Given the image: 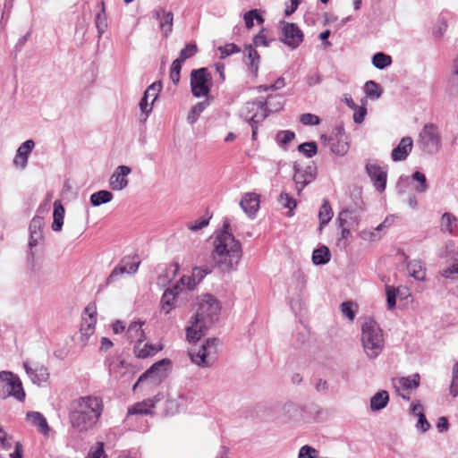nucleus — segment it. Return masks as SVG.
Listing matches in <instances>:
<instances>
[{"mask_svg":"<svg viewBox=\"0 0 458 458\" xmlns=\"http://www.w3.org/2000/svg\"><path fill=\"white\" fill-rule=\"evenodd\" d=\"M104 411L103 400L96 395L73 399L69 404V423L73 432L84 434L98 423Z\"/></svg>","mask_w":458,"mask_h":458,"instance_id":"f257e3e1","label":"nucleus"},{"mask_svg":"<svg viewBox=\"0 0 458 458\" xmlns=\"http://www.w3.org/2000/svg\"><path fill=\"white\" fill-rule=\"evenodd\" d=\"M221 305L212 294L199 296L195 301V313L186 327V338L189 342L199 341L219 317Z\"/></svg>","mask_w":458,"mask_h":458,"instance_id":"f03ea898","label":"nucleus"},{"mask_svg":"<svg viewBox=\"0 0 458 458\" xmlns=\"http://www.w3.org/2000/svg\"><path fill=\"white\" fill-rule=\"evenodd\" d=\"M213 246L212 259L222 270L237 267L242 256V244L231 233L228 219L224 221L223 230L216 236Z\"/></svg>","mask_w":458,"mask_h":458,"instance_id":"7ed1b4c3","label":"nucleus"},{"mask_svg":"<svg viewBox=\"0 0 458 458\" xmlns=\"http://www.w3.org/2000/svg\"><path fill=\"white\" fill-rule=\"evenodd\" d=\"M360 341L363 352L369 360H375L380 355L385 347V339L377 322L370 318L363 322Z\"/></svg>","mask_w":458,"mask_h":458,"instance_id":"20e7f679","label":"nucleus"},{"mask_svg":"<svg viewBox=\"0 0 458 458\" xmlns=\"http://www.w3.org/2000/svg\"><path fill=\"white\" fill-rule=\"evenodd\" d=\"M219 340L208 338L201 344L192 346L188 351L191 361L199 369L212 367L217 360Z\"/></svg>","mask_w":458,"mask_h":458,"instance_id":"39448f33","label":"nucleus"},{"mask_svg":"<svg viewBox=\"0 0 458 458\" xmlns=\"http://www.w3.org/2000/svg\"><path fill=\"white\" fill-rule=\"evenodd\" d=\"M0 393L4 396H13L19 401L25 399V392L20 378L12 372H0Z\"/></svg>","mask_w":458,"mask_h":458,"instance_id":"423d86ee","label":"nucleus"},{"mask_svg":"<svg viewBox=\"0 0 458 458\" xmlns=\"http://www.w3.org/2000/svg\"><path fill=\"white\" fill-rule=\"evenodd\" d=\"M418 143L428 152L438 151L441 148L438 126L431 123H426L419 133Z\"/></svg>","mask_w":458,"mask_h":458,"instance_id":"0eeeda50","label":"nucleus"},{"mask_svg":"<svg viewBox=\"0 0 458 458\" xmlns=\"http://www.w3.org/2000/svg\"><path fill=\"white\" fill-rule=\"evenodd\" d=\"M321 140L325 142H327L332 153L338 157H344L349 151L350 143L343 125L335 126L331 137L328 138L325 135H322Z\"/></svg>","mask_w":458,"mask_h":458,"instance_id":"6e6552de","label":"nucleus"},{"mask_svg":"<svg viewBox=\"0 0 458 458\" xmlns=\"http://www.w3.org/2000/svg\"><path fill=\"white\" fill-rule=\"evenodd\" d=\"M109 375L114 379H128L135 373V368L121 356H111L106 360Z\"/></svg>","mask_w":458,"mask_h":458,"instance_id":"1a4fd4ad","label":"nucleus"},{"mask_svg":"<svg viewBox=\"0 0 458 458\" xmlns=\"http://www.w3.org/2000/svg\"><path fill=\"white\" fill-rule=\"evenodd\" d=\"M97 323V310L95 306H87L82 316V322L80 329V342L81 345H86L89 337L95 332Z\"/></svg>","mask_w":458,"mask_h":458,"instance_id":"9d476101","label":"nucleus"},{"mask_svg":"<svg viewBox=\"0 0 458 458\" xmlns=\"http://www.w3.org/2000/svg\"><path fill=\"white\" fill-rule=\"evenodd\" d=\"M280 29L282 42L292 49L296 48L302 42L303 33L296 24L281 21Z\"/></svg>","mask_w":458,"mask_h":458,"instance_id":"9b49d317","label":"nucleus"},{"mask_svg":"<svg viewBox=\"0 0 458 458\" xmlns=\"http://www.w3.org/2000/svg\"><path fill=\"white\" fill-rule=\"evenodd\" d=\"M209 74L205 68L193 70L191 73V87L194 97H206L209 93Z\"/></svg>","mask_w":458,"mask_h":458,"instance_id":"f8f14e48","label":"nucleus"},{"mask_svg":"<svg viewBox=\"0 0 458 458\" xmlns=\"http://www.w3.org/2000/svg\"><path fill=\"white\" fill-rule=\"evenodd\" d=\"M169 360H162L153 364L148 370H146L138 379L136 384L133 386L135 389L139 384L143 381H149L152 385H158L165 377V366L169 365Z\"/></svg>","mask_w":458,"mask_h":458,"instance_id":"ddd939ff","label":"nucleus"},{"mask_svg":"<svg viewBox=\"0 0 458 458\" xmlns=\"http://www.w3.org/2000/svg\"><path fill=\"white\" fill-rule=\"evenodd\" d=\"M420 375L415 373L409 377H400L393 378L392 384L396 393L405 400L410 399V394L420 386Z\"/></svg>","mask_w":458,"mask_h":458,"instance_id":"4468645a","label":"nucleus"},{"mask_svg":"<svg viewBox=\"0 0 458 458\" xmlns=\"http://www.w3.org/2000/svg\"><path fill=\"white\" fill-rule=\"evenodd\" d=\"M241 116L250 123H259L267 116L265 103L262 101L246 103L241 110Z\"/></svg>","mask_w":458,"mask_h":458,"instance_id":"2eb2a0df","label":"nucleus"},{"mask_svg":"<svg viewBox=\"0 0 458 458\" xmlns=\"http://www.w3.org/2000/svg\"><path fill=\"white\" fill-rule=\"evenodd\" d=\"M366 171L376 190L382 193L386 187L387 171L381 167L377 162H368Z\"/></svg>","mask_w":458,"mask_h":458,"instance_id":"dca6fc26","label":"nucleus"},{"mask_svg":"<svg viewBox=\"0 0 458 458\" xmlns=\"http://www.w3.org/2000/svg\"><path fill=\"white\" fill-rule=\"evenodd\" d=\"M413 183V191L417 193H424L428 190V183L426 175L419 171L414 172L411 177H400L397 182V189L400 194L404 192L402 185L408 182Z\"/></svg>","mask_w":458,"mask_h":458,"instance_id":"f3484780","label":"nucleus"},{"mask_svg":"<svg viewBox=\"0 0 458 458\" xmlns=\"http://www.w3.org/2000/svg\"><path fill=\"white\" fill-rule=\"evenodd\" d=\"M293 168V181L296 184V190L300 193L309 183L315 180V168L311 165L301 168L297 163L294 164Z\"/></svg>","mask_w":458,"mask_h":458,"instance_id":"a211bd4d","label":"nucleus"},{"mask_svg":"<svg viewBox=\"0 0 458 458\" xmlns=\"http://www.w3.org/2000/svg\"><path fill=\"white\" fill-rule=\"evenodd\" d=\"M152 17L158 21V27L163 36L168 38L173 31L174 13L163 7H159L153 11Z\"/></svg>","mask_w":458,"mask_h":458,"instance_id":"6ab92c4d","label":"nucleus"},{"mask_svg":"<svg viewBox=\"0 0 458 458\" xmlns=\"http://www.w3.org/2000/svg\"><path fill=\"white\" fill-rule=\"evenodd\" d=\"M24 369L31 382L37 386L47 382L49 378L48 369L46 366L39 363L24 362Z\"/></svg>","mask_w":458,"mask_h":458,"instance_id":"aec40b11","label":"nucleus"},{"mask_svg":"<svg viewBox=\"0 0 458 458\" xmlns=\"http://www.w3.org/2000/svg\"><path fill=\"white\" fill-rule=\"evenodd\" d=\"M131 173V169L127 165H119L115 168L109 178V187L113 191H123L128 186V175Z\"/></svg>","mask_w":458,"mask_h":458,"instance_id":"412c9836","label":"nucleus"},{"mask_svg":"<svg viewBox=\"0 0 458 458\" xmlns=\"http://www.w3.org/2000/svg\"><path fill=\"white\" fill-rule=\"evenodd\" d=\"M409 413L417 417L418 420L415 424V428L419 433L424 434L429 430L431 426L426 419L424 407L420 401H415L411 403Z\"/></svg>","mask_w":458,"mask_h":458,"instance_id":"4be33fe9","label":"nucleus"},{"mask_svg":"<svg viewBox=\"0 0 458 458\" xmlns=\"http://www.w3.org/2000/svg\"><path fill=\"white\" fill-rule=\"evenodd\" d=\"M140 261H129L123 262L115 267L107 278V283H113L116 281L123 275H133L138 271Z\"/></svg>","mask_w":458,"mask_h":458,"instance_id":"5701e85b","label":"nucleus"},{"mask_svg":"<svg viewBox=\"0 0 458 458\" xmlns=\"http://www.w3.org/2000/svg\"><path fill=\"white\" fill-rule=\"evenodd\" d=\"M413 148V140L411 137H403L397 147L391 153V158L394 162L403 161L407 158Z\"/></svg>","mask_w":458,"mask_h":458,"instance_id":"b1692460","label":"nucleus"},{"mask_svg":"<svg viewBox=\"0 0 458 458\" xmlns=\"http://www.w3.org/2000/svg\"><path fill=\"white\" fill-rule=\"evenodd\" d=\"M259 196L253 192L245 193L241 201L240 206L246 215L250 217H253L259 208Z\"/></svg>","mask_w":458,"mask_h":458,"instance_id":"393cba45","label":"nucleus"},{"mask_svg":"<svg viewBox=\"0 0 458 458\" xmlns=\"http://www.w3.org/2000/svg\"><path fill=\"white\" fill-rule=\"evenodd\" d=\"M35 147L33 140H28L23 142L17 149L13 164L21 168H25L28 163V158Z\"/></svg>","mask_w":458,"mask_h":458,"instance_id":"a878e982","label":"nucleus"},{"mask_svg":"<svg viewBox=\"0 0 458 458\" xmlns=\"http://www.w3.org/2000/svg\"><path fill=\"white\" fill-rule=\"evenodd\" d=\"M179 292V284H174L173 288H168L164 292L160 301L161 312L167 315L173 310Z\"/></svg>","mask_w":458,"mask_h":458,"instance_id":"bb28decb","label":"nucleus"},{"mask_svg":"<svg viewBox=\"0 0 458 458\" xmlns=\"http://www.w3.org/2000/svg\"><path fill=\"white\" fill-rule=\"evenodd\" d=\"M440 231L444 233L455 235L458 231V218L451 212H445L439 221Z\"/></svg>","mask_w":458,"mask_h":458,"instance_id":"cd10ccee","label":"nucleus"},{"mask_svg":"<svg viewBox=\"0 0 458 458\" xmlns=\"http://www.w3.org/2000/svg\"><path fill=\"white\" fill-rule=\"evenodd\" d=\"M43 225V218L39 216H35L30 224V246H36L38 242L42 239V232L41 228Z\"/></svg>","mask_w":458,"mask_h":458,"instance_id":"c85d7f7f","label":"nucleus"},{"mask_svg":"<svg viewBox=\"0 0 458 458\" xmlns=\"http://www.w3.org/2000/svg\"><path fill=\"white\" fill-rule=\"evenodd\" d=\"M157 395L154 399H147L142 402L137 403L128 409V414H150L157 401Z\"/></svg>","mask_w":458,"mask_h":458,"instance_id":"c756f323","label":"nucleus"},{"mask_svg":"<svg viewBox=\"0 0 458 458\" xmlns=\"http://www.w3.org/2000/svg\"><path fill=\"white\" fill-rule=\"evenodd\" d=\"M143 341L144 338L141 341H139V343H136L134 346L135 355L139 358H147L148 356H152L161 349V347L152 344H144Z\"/></svg>","mask_w":458,"mask_h":458,"instance_id":"7c9ffc66","label":"nucleus"},{"mask_svg":"<svg viewBox=\"0 0 458 458\" xmlns=\"http://www.w3.org/2000/svg\"><path fill=\"white\" fill-rule=\"evenodd\" d=\"M243 55L249 61L248 65L250 71L256 75L258 73L259 63L260 59L259 53L254 47L248 45L244 47Z\"/></svg>","mask_w":458,"mask_h":458,"instance_id":"2f4dec72","label":"nucleus"},{"mask_svg":"<svg viewBox=\"0 0 458 458\" xmlns=\"http://www.w3.org/2000/svg\"><path fill=\"white\" fill-rule=\"evenodd\" d=\"M27 420L36 426L44 435L49 432V426L46 418L38 411H30L27 413Z\"/></svg>","mask_w":458,"mask_h":458,"instance_id":"473e14b6","label":"nucleus"},{"mask_svg":"<svg viewBox=\"0 0 458 458\" xmlns=\"http://www.w3.org/2000/svg\"><path fill=\"white\" fill-rule=\"evenodd\" d=\"M407 270L411 276L419 281H423L426 276V267L420 260L413 259L407 264Z\"/></svg>","mask_w":458,"mask_h":458,"instance_id":"72a5a7b5","label":"nucleus"},{"mask_svg":"<svg viewBox=\"0 0 458 458\" xmlns=\"http://www.w3.org/2000/svg\"><path fill=\"white\" fill-rule=\"evenodd\" d=\"M64 208L62 205L60 200H55L54 202V213H53V224H52L53 231L58 232L62 229V226L64 225Z\"/></svg>","mask_w":458,"mask_h":458,"instance_id":"f704fd0d","label":"nucleus"},{"mask_svg":"<svg viewBox=\"0 0 458 458\" xmlns=\"http://www.w3.org/2000/svg\"><path fill=\"white\" fill-rule=\"evenodd\" d=\"M389 401V394L386 391L381 390L375 394L370 399V409L377 411L384 409Z\"/></svg>","mask_w":458,"mask_h":458,"instance_id":"c9c22d12","label":"nucleus"},{"mask_svg":"<svg viewBox=\"0 0 458 458\" xmlns=\"http://www.w3.org/2000/svg\"><path fill=\"white\" fill-rule=\"evenodd\" d=\"M126 335L131 341H141L144 338V332L142 330V323L135 321L130 324L126 330Z\"/></svg>","mask_w":458,"mask_h":458,"instance_id":"e433bc0d","label":"nucleus"},{"mask_svg":"<svg viewBox=\"0 0 458 458\" xmlns=\"http://www.w3.org/2000/svg\"><path fill=\"white\" fill-rule=\"evenodd\" d=\"M100 7H101V10L96 15V18H95V24H96V28H97V30L98 33V38L102 37V35L105 33V31L106 30L107 26H108L104 2L100 3Z\"/></svg>","mask_w":458,"mask_h":458,"instance_id":"4c0bfd02","label":"nucleus"},{"mask_svg":"<svg viewBox=\"0 0 458 458\" xmlns=\"http://www.w3.org/2000/svg\"><path fill=\"white\" fill-rule=\"evenodd\" d=\"M113 197L114 196H113L112 192L106 191V190H101V191H98L91 194L90 203L94 207H98L102 204L110 202L113 199Z\"/></svg>","mask_w":458,"mask_h":458,"instance_id":"58836bf2","label":"nucleus"},{"mask_svg":"<svg viewBox=\"0 0 458 458\" xmlns=\"http://www.w3.org/2000/svg\"><path fill=\"white\" fill-rule=\"evenodd\" d=\"M209 106V101L208 99L199 102L196 104L191 109L188 116L187 121L189 123H194L199 119V115L202 114V112Z\"/></svg>","mask_w":458,"mask_h":458,"instance_id":"ea45409f","label":"nucleus"},{"mask_svg":"<svg viewBox=\"0 0 458 458\" xmlns=\"http://www.w3.org/2000/svg\"><path fill=\"white\" fill-rule=\"evenodd\" d=\"M330 260V252L326 246L320 247L313 251L312 261L315 265H323Z\"/></svg>","mask_w":458,"mask_h":458,"instance_id":"a19ab883","label":"nucleus"},{"mask_svg":"<svg viewBox=\"0 0 458 458\" xmlns=\"http://www.w3.org/2000/svg\"><path fill=\"white\" fill-rule=\"evenodd\" d=\"M274 38L267 29H262L253 38L254 47H268Z\"/></svg>","mask_w":458,"mask_h":458,"instance_id":"79ce46f5","label":"nucleus"},{"mask_svg":"<svg viewBox=\"0 0 458 458\" xmlns=\"http://www.w3.org/2000/svg\"><path fill=\"white\" fill-rule=\"evenodd\" d=\"M337 221L339 224V227H351L354 224H357L356 217L353 216V213L349 210H343L339 213Z\"/></svg>","mask_w":458,"mask_h":458,"instance_id":"37998d69","label":"nucleus"},{"mask_svg":"<svg viewBox=\"0 0 458 458\" xmlns=\"http://www.w3.org/2000/svg\"><path fill=\"white\" fill-rule=\"evenodd\" d=\"M391 63V56L382 52L375 54L372 57V64L379 70H383L386 67L389 66Z\"/></svg>","mask_w":458,"mask_h":458,"instance_id":"c03bdc74","label":"nucleus"},{"mask_svg":"<svg viewBox=\"0 0 458 458\" xmlns=\"http://www.w3.org/2000/svg\"><path fill=\"white\" fill-rule=\"evenodd\" d=\"M333 216V211L331 208V206L327 200H325L320 207L319 212H318V218L320 222V227L327 225Z\"/></svg>","mask_w":458,"mask_h":458,"instance_id":"a18cd8bd","label":"nucleus"},{"mask_svg":"<svg viewBox=\"0 0 458 458\" xmlns=\"http://www.w3.org/2000/svg\"><path fill=\"white\" fill-rule=\"evenodd\" d=\"M386 222H383L378 226H377L373 231L371 230H363L360 233V236L364 241L375 242L380 239V234L378 233L383 227L386 226Z\"/></svg>","mask_w":458,"mask_h":458,"instance_id":"49530a36","label":"nucleus"},{"mask_svg":"<svg viewBox=\"0 0 458 458\" xmlns=\"http://www.w3.org/2000/svg\"><path fill=\"white\" fill-rule=\"evenodd\" d=\"M365 93L367 97L371 99H377L382 94L380 86L373 81H369L365 83Z\"/></svg>","mask_w":458,"mask_h":458,"instance_id":"de8ad7c7","label":"nucleus"},{"mask_svg":"<svg viewBox=\"0 0 458 458\" xmlns=\"http://www.w3.org/2000/svg\"><path fill=\"white\" fill-rule=\"evenodd\" d=\"M449 394L454 398L458 396V360L454 362L452 368V380Z\"/></svg>","mask_w":458,"mask_h":458,"instance_id":"09e8293b","label":"nucleus"},{"mask_svg":"<svg viewBox=\"0 0 458 458\" xmlns=\"http://www.w3.org/2000/svg\"><path fill=\"white\" fill-rule=\"evenodd\" d=\"M243 20L245 22V26L248 29H250L253 27V21L256 20L258 23L262 24L264 22V19L261 15L259 14L258 11L250 10L244 13Z\"/></svg>","mask_w":458,"mask_h":458,"instance_id":"8fccbe9b","label":"nucleus"},{"mask_svg":"<svg viewBox=\"0 0 458 458\" xmlns=\"http://www.w3.org/2000/svg\"><path fill=\"white\" fill-rule=\"evenodd\" d=\"M445 93L454 97L458 95V76L451 73L446 81Z\"/></svg>","mask_w":458,"mask_h":458,"instance_id":"3c124183","label":"nucleus"},{"mask_svg":"<svg viewBox=\"0 0 458 458\" xmlns=\"http://www.w3.org/2000/svg\"><path fill=\"white\" fill-rule=\"evenodd\" d=\"M197 52H198V47H197L196 44H193V43L187 44L185 46V47L181 50L180 55L176 60L180 61L182 64H183V62L185 60L195 55Z\"/></svg>","mask_w":458,"mask_h":458,"instance_id":"603ef678","label":"nucleus"},{"mask_svg":"<svg viewBox=\"0 0 458 458\" xmlns=\"http://www.w3.org/2000/svg\"><path fill=\"white\" fill-rule=\"evenodd\" d=\"M295 137V134L292 131H281L276 134V140L277 144L285 148Z\"/></svg>","mask_w":458,"mask_h":458,"instance_id":"864d4df0","label":"nucleus"},{"mask_svg":"<svg viewBox=\"0 0 458 458\" xmlns=\"http://www.w3.org/2000/svg\"><path fill=\"white\" fill-rule=\"evenodd\" d=\"M298 150L309 158L313 157L317 152V144L314 141L304 142L298 147Z\"/></svg>","mask_w":458,"mask_h":458,"instance_id":"5fc2aeb1","label":"nucleus"},{"mask_svg":"<svg viewBox=\"0 0 458 458\" xmlns=\"http://www.w3.org/2000/svg\"><path fill=\"white\" fill-rule=\"evenodd\" d=\"M162 89V84L160 81L153 82L145 91V95L151 99L152 103H154L158 96L159 91Z\"/></svg>","mask_w":458,"mask_h":458,"instance_id":"6e6d98bb","label":"nucleus"},{"mask_svg":"<svg viewBox=\"0 0 458 458\" xmlns=\"http://www.w3.org/2000/svg\"><path fill=\"white\" fill-rule=\"evenodd\" d=\"M278 202L282 207L289 208L290 210H293L297 205L296 200L285 192L280 194Z\"/></svg>","mask_w":458,"mask_h":458,"instance_id":"4d7b16f0","label":"nucleus"},{"mask_svg":"<svg viewBox=\"0 0 458 458\" xmlns=\"http://www.w3.org/2000/svg\"><path fill=\"white\" fill-rule=\"evenodd\" d=\"M182 64L180 61L174 60L170 68V79L174 85L180 81V72Z\"/></svg>","mask_w":458,"mask_h":458,"instance_id":"13d9d810","label":"nucleus"},{"mask_svg":"<svg viewBox=\"0 0 458 458\" xmlns=\"http://www.w3.org/2000/svg\"><path fill=\"white\" fill-rule=\"evenodd\" d=\"M192 276H184L181 278V280L176 284H179V291H182L183 289L193 290L199 284L194 280H192Z\"/></svg>","mask_w":458,"mask_h":458,"instance_id":"bf43d9fd","label":"nucleus"},{"mask_svg":"<svg viewBox=\"0 0 458 458\" xmlns=\"http://www.w3.org/2000/svg\"><path fill=\"white\" fill-rule=\"evenodd\" d=\"M87 458H106L104 450V443L98 442L95 446H92Z\"/></svg>","mask_w":458,"mask_h":458,"instance_id":"052dcab7","label":"nucleus"},{"mask_svg":"<svg viewBox=\"0 0 458 458\" xmlns=\"http://www.w3.org/2000/svg\"><path fill=\"white\" fill-rule=\"evenodd\" d=\"M218 51L220 52V57L224 59L234 53L240 52V48L235 44L229 43L223 47H219Z\"/></svg>","mask_w":458,"mask_h":458,"instance_id":"680f3d73","label":"nucleus"},{"mask_svg":"<svg viewBox=\"0 0 458 458\" xmlns=\"http://www.w3.org/2000/svg\"><path fill=\"white\" fill-rule=\"evenodd\" d=\"M211 273V269L208 267H195L193 269H192V273H191V276L193 277V281L195 280L198 284H199L203 278Z\"/></svg>","mask_w":458,"mask_h":458,"instance_id":"e2e57ef3","label":"nucleus"},{"mask_svg":"<svg viewBox=\"0 0 458 458\" xmlns=\"http://www.w3.org/2000/svg\"><path fill=\"white\" fill-rule=\"evenodd\" d=\"M300 121L304 125H318L320 123V118L313 114H303L300 117Z\"/></svg>","mask_w":458,"mask_h":458,"instance_id":"0e129e2a","label":"nucleus"},{"mask_svg":"<svg viewBox=\"0 0 458 458\" xmlns=\"http://www.w3.org/2000/svg\"><path fill=\"white\" fill-rule=\"evenodd\" d=\"M341 312L343 316L346 317L349 320L352 321L355 317L353 303L345 301L341 304Z\"/></svg>","mask_w":458,"mask_h":458,"instance_id":"69168bd1","label":"nucleus"},{"mask_svg":"<svg viewBox=\"0 0 458 458\" xmlns=\"http://www.w3.org/2000/svg\"><path fill=\"white\" fill-rule=\"evenodd\" d=\"M318 451L310 446V445H303L299 450L298 458H317Z\"/></svg>","mask_w":458,"mask_h":458,"instance_id":"338daca9","label":"nucleus"},{"mask_svg":"<svg viewBox=\"0 0 458 458\" xmlns=\"http://www.w3.org/2000/svg\"><path fill=\"white\" fill-rule=\"evenodd\" d=\"M209 223L208 217H201L199 220H196L194 222H191L187 225V227L189 230L197 232L199 230H201L202 228L206 227Z\"/></svg>","mask_w":458,"mask_h":458,"instance_id":"774afa93","label":"nucleus"}]
</instances>
